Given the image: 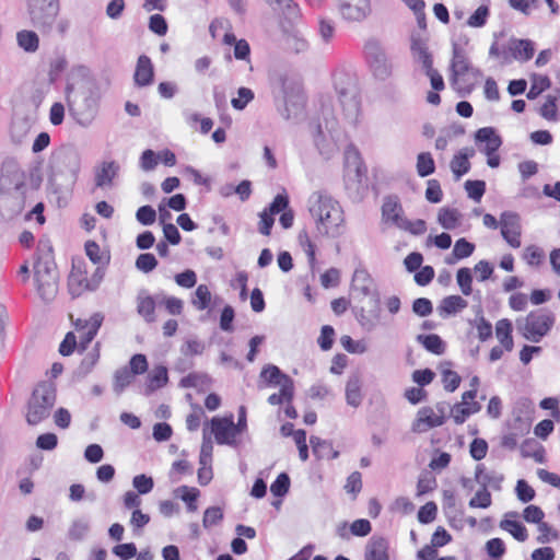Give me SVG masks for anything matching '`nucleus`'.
Wrapping results in <instances>:
<instances>
[{"label": "nucleus", "instance_id": "nucleus-1", "mask_svg": "<svg viewBox=\"0 0 560 560\" xmlns=\"http://www.w3.org/2000/svg\"><path fill=\"white\" fill-rule=\"evenodd\" d=\"M307 208L320 236L336 238L343 234L346 220L339 201L327 194L315 191L308 197Z\"/></svg>", "mask_w": 560, "mask_h": 560}, {"label": "nucleus", "instance_id": "nucleus-2", "mask_svg": "<svg viewBox=\"0 0 560 560\" xmlns=\"http://www.w3.org/2000/svg\"><path fill=\"white\" fill-rule=\"evenodd\" d=\"M67 102L70 115L82 127H89L98 110V91L95 84L85 79L67 85Z\"/></svg>", "mask_w": 560, "mask_h": 560}, {"label": "nucleus", "instance_id": "nucleus-3", "mask_svg": "<svg viewBox=\"0 0 560 560\" xmlns=\"http://www.w3.org/2000/svg\"><path fill=\"white\" fill-rule=\"evenodd\" d=\"M80 170V154L72 147H62L50 159V175L48 182L57 192L71 187Z\"/></svg>", "mask_w": 560, "mask_h": 560}, {"label": "nucleus", "instance_id": "nucleus-4", "mask_svg": "<svg viewBox=\"0 0 560 560\" xmlns=\"http://www.w3.org/2000/svg\"><path fill=\"white\" fill-rule=\"evenodd\" d=\"M39 256L34 266L36 289L45 303L51 302L58 292V271L52 258V247L47 242L39 244Z\"/></svg>", "mask_w": 560, "mask_h": 560}, {"label": "nucleus", "instance_id": "nucleus-5", "mask_svg": "<svg viewBox=\"0 0 560 560\" xmlns=\"http://www.w3.org/2000/svg\"><path fill=\"white\" fill-rule=\"evenodd\" d=\"M56 401L55 387L43 382L38 384L28 400L26 421L30 425H36L49 417Z\"/></svg>", "mask_w": 560, "mask_h": 560}, {"label": "nucleus", "instance_id": "nucleus-6", "mask_svg": "<svg viewBox=\"0 0 560 560\" xmlns=\"http://www.w3.org/2000/svg\"><path fill=\"white\" fill-rule=\"evenodd\" d=\"M555 315L547 310H538L528 313L516 320L517 330L532 342H539L552 328Z\"/></svg>", "mask_w": 560, "mask_h": 560}, {"label": "nucleus", "instance_id": "nucleus-7", "mask_svg": "<svg viewBox=\"0 0 560 560\" xmlns=\"http://www.w3.org/2000/svg\"><path fill=\"white\" fill-rule=\"evenodd\" d=\"M366 168L357 150H348L345 158V188L352 199H360L364 190Z\"/></svg>", "mask_w": 560, "mask_h": 560}, {"label": "nucleus", "instance_id": "nucleus-8", "mask_svg": "<svg viewBox=\"0 0 560 560\" xmlns=\"http://www.w3.org/2000/svg\"><path fill=\"white\" fill-rule=\"evenodd\" d=\"M59 2L57 3H32L27 4V11L32 24L42 33H50L59 13Z\"/></svg>", "mask_w": 560, "mask_h": 560}, {"label": "nucleus", "instance_id": "nucleus-9", "mask_svg": "<svg viewBox=\"0 0 560 560\" xmlns=\"http://www.w3.org/2000/svg\"><path fill=\"white\" fill-rule=\"evenodd\" d=\"M364 51L374 75L380 79L387 78L392 72V65L381 44L371 39L365 44Z\"/></svg>", "mask_w": 560, "mask_h": 560}, {"label": "nucleus", "instance_id": "nucleus-10", "mask_svg": "<svg viewBox=\"0 0 560 560\" xmlns=\"http://www.w3.org/2000/svg\"><path fill=\"white\" fill-rule=\"evenodd\" d=\"M211 433L214 440L221 445H235L236 444V429L234 427L233 415L229 417H213L210 421Z\"/></svg>", "mask_w": 560, "mask_h": 560}, {"label": "nucleus", "instance_id": "nucleus-11", "mask_svg": "<svg viewBox=\"0 0 560 560\" xmlns=\"http://www.w3.org/2000/svg\"><path fill=\"white\" fill-rule=\"evenodd\" d=\"M338 95L345 118L350 124H355L360 116L361 108L355 86L353 84H348L346 88H338Z\"/></svg>", "mask_w": 560, "mask_h": 560}, {"label": "nucleus", "instance_id": "nucleus-12", "mask_svg": "<svg viewBox=\"0 0 560 560\" xmlns=\"http://www.w3.org/2000/svg\"><path fill=\"white\" fill-rule=\"evenodd\" d=\"M338 12L349 22H361L371 13L370 0H339Z\"/></svg>", "mask_w": 560, "mask_h": 560}, {"label": "nucleus", "instance_id": "nucleus-13", "mask_svg": "<svg viewBox=\"0 0 560 560\" xmlns=\"http://www.w3.org/2000/svg\"><path fill=\"white\" fill-rule=\"evenodd\" d=\"M501 235L505 242L513 248L521 246V223L518 214L514 212H503L500 217Z\"/></svg>", "mask_w": 560, "mask_h": 560}, {"label": "nucleus", "instance_id": "nucleus-14", "mask_svg": "<svg viewBox=\"0 0 560 560\" xmlns=\"http://www.w3.org/2000/svg\"><path fill=\"white\" fill-rule=\"evenodd\" d=\"M284 113L287 119L298 118L304 108L305 97L300 86L289 85L283 89Z\"/></svg>", "mask_w": 560, "mask_h": 560}, {"label": "nucleus", "instance_id": "nucleus-15", "mask_svg": "<svg viewBox=\"0 0 560 560\" xmlns=\"http://www.w3.org/2000/svg\"><path fill=\"white\" fill-rule=\"evenodd\" d=\"M69 292L72 296H79L85 291H90V282L86 276L85 264L78 261L72 265V270L68 280Z\"/></svg>", "mask_w": 560, "mask_h": 560}, {"label": "nucleus", "instance_id": "nucleus-16", "mask_svg": "<svg viewBox=\"0 0 560 560\" xmlns=\"http://www.w3.org/2000/svg\"><path fill=\"white\" fill-rule=\"evenodd\" d=\"M357 319L361 327L368 331L373 330L381 319V310L377 299H370L366 303V307L362 306L357 313Z\"/></svg>", "mask_w": 560, "mask_h": 560}, {"label": "nucleus", "instance_id": "nucleus-17", "mask_svg": "<svg viewBox=\"0 0 560 560\" xmlns=\"http://www.w3.org/2000/svg\"><path fill=\"white\" fill-rule=\"evenodd\" d=\"M442 424V416L438 415L434 408L422 407L417 412V418L412 423V431L423 433Z\"/></svg>", "mask_w": 560, "mask_h": 560}, {"label": "nucleus", "instance_id": "nucleus-18", "mask_svg": "<svg viewBox=\"0 0 560 560\" xmlns=\"http://www.w3.org/2000/svg\"><path fill=\"white\" fill-rule=\"evenodd\" d=\"M103 318L104 317L101 313H95L89 320L78 319L75 322V329L80 332V346L82 349H85V347L93 340L102 325Z\"/></svg>", "mask_w": 560, "mask_h": 560}, {"label": "nucleus", "instance_id": "nucleus-19", "mask_svg": "<svg viewBox=\"0 0 560 560\" xmlns=\"http://www.w3.org/2000/svg\"><path fill=\"white\" fill-rule=\"evenodd\" d=\"M364 560H390L389 541L382 536H372L364 548Z\"/></svg>", "mask_w": 560, "mask_h": 560}, {"label": "nucleus", "instance_id": "nucleus-20", "mask_svg": "<svg viewBox=\"0 0 560 560\" xmlns=\"http://www.w3.org/2000/svg\"><path fill=\"white\" fill-rule=\"evenodd\" d=\"M402 213L404 211L397 197L388 196L384 199L382 206V218L385 222H389L399 229L405 219Z\"/></svg>", "mask_w": 560, "mask_h": 560}, {"label": "nucleus", "instance_id": "nucleus-21", "mask_svg": "<svg viewBox=\"0 0 560 560\" xmlns=\"http://www.w3.org/2000/svg\"><path fill=\"white\" fill-rule=\"evenodd\" d=\"M336 27L331 19L319 16L317 20V35L315 45L320 50H326L335 38Z\"/></svg>", "mask_w": 560, "mask_h": 560}, {"label": "nucleus", "instance_id": "nucleus-22", "mask_svg": "<svg viewBox=\"0 0 560 560\" xmlns=\"http://www.w3.org/2000/svg\"><path fill=\"white\" fill-rule=\"evenodd\" d=\"M352 290L364 298L376 299L374 295V283L369 272L364 269H357L352 277Z\"/></svg>", "mask_w": 560, "mask_h": 560}, {"label": "nucleus", "instance_id": "nucleus-23", "mask_svg": "<svg viewBox=\"0 0 560 560\" xmlns=\"http://www.w3.org/2000/svg\"><path fill=\"white\" fill-rule=\"evenodd\" d=\"M476 142L485 143L481 151L485 154L495 153L502 144V140L492 127H483L475 133Z\"/></svg>", "mask_w": 560, "mask_h": 560}, {"label": "nucleus", "instance_id": "nucleus-24", "mask_svg": "<svg viewBox=\"0 0 560 560\" xmlns=\"http://www.w3.org/2000/svg\"><path fill=\"white\" fill-rule=\"evenodd\" d=\"M363 400L362 380L359 374L349 376L346 383V401L349 406L358 408Z\"/></svg>", "mask_w": 560, "mask_h": 560}, {"label": "nucleus", "instance_id": "nucleus-25", "mask_svg": "<svg viewBox=\"0 0 560 560\" xmlns=\"http://www.w3.org/2000/svg\"><path fill=\"white\" fill-rule=\"evenodd\" d=\"M156 300L147 292L141 291L137 296V312L147 322L153 323L155 316Z\"/></svg>", "mask_w": 560, "mask_h": 560}, {"label": "nucleus", "instance_id": "nucleus-26", "mask_svg": "<svg viewBox=\"0 0 560 560\" xmlns=\"http://www.w3.org/2000/svg\"><path fill=\"white\" fill-rule=\"evenodd\" d=\"M153 66L151 60L147 56H140L138 58L136 71H135V82L139 86L149 85L153 80Z\"/></svg>", "mask_w": 560, "mask_h": 560}, {"label": "nucleus", "instance_id": "nucleus-27", "mask_svg": "<svg viewBox=\"0 0 560 560\" xmlns=\"http://www.w3.org/2000/svg\"><path fill=\"white\" fill-rule=\"evenodd\" d=\"M119 166L114 162H104L95 172V185L103 188L112 185Z\"/></svg>", "mask_w": 560, "mask_h": 560}, {"label": "nucleus", "instance_id": "nucleus-28", "mask_svg": "<svg viewBox=\"0 0 560 560\" xmlns=\"http://www.w3.org/2000/svg\"><path fill=\"white\" fill-rule=\"evenodd\" d=\"M467 307V301L459 295L444 298L438 306L441 317H447Z\"/></svg>", "mask_w": 560, "mask_h": 560}, {"label": "nucleus", "instance_id": "nucleus-29", "mask_svg": "<svg viewBox=\"0 0 560 560\" xmlns=\"http://www.w3.org/2000/svg\"><path fill=\"white\" fill-rule=\"evenodd\" d=\"M474 155L472 149H463L451 161V170L454 173L456 179L466 174L470 167L468 159Z\"/></svg>", "mask_w": 560, "mask_h": 560}, {"label": "nucleus", "instance_id": "nucleus-30", "mask_svg": "<svg viewBox=\"0 0 560 560\" xmlns=\"http://www.w3.org/2000/svg\"><path fill=\"white\" fill-rule=\"evenodd\" d=\"M475 479L486 489L490 487L494 490H500L504 477L502 474L495 471L485 472L481 466H477Z\"/></svg>", "mask_w": 560, "mask_h": 560}, {"label": "nucleus", "instance_id": "nucleus-31", "mask_svg": "<svg viewBox=\"0 0 560 560\" xmlns=\"http://www.w3.org/2000/svg\"><path fill=\"white\" fill-rule=\"evenodd\" d=\"M495 336L506 351H512L514 342L512 338V324L509 319L503 318L495 324Z\"/></svg>", "mask_w": 560, "mask_h": 560}, {"label": "nucleus", "instance_id": "nucleus-32", "mask_svg": "<svg viewBox=\"0 0 560 560\" xmlns=\"http://www.w3.org/2000/svg\"><path fill=\"white\" fill-rule=\"evenodd\" d=\"M511 51L513 57L520 61H527L534 56V44L528 39H516L512 42Z\"/></svg>", "mask_w": 560, "mask_h": 560}, {"label": "nucleus", "instance_id": "nucleus-33", "mask_svg": "<svg viewBox=\"0 0 560 560\" xmlns=\"http://www.w3.org/2000/svg\"><path fill=\"white\" fill-rule=\"evenodd\" d=\"M167 381V369L163 365L155 366L148 376L147 392L152 393L163 387Z\"/></svg>", "mask_w": 560, "mask_h": 560}, {"label": "nucleus", "instance_id": "nucleus-34", "mask_svg": "<svg viewBox=\"0 0 560 560\" xmlns=\"http://www.w3.org/2000/svg\"><path fill=\"white\" fill-rule=\"evenodd\" d=\"M281 383L280 392L269 396L268 402L270 405H280L292 400L294 392L293 381L290 377H283Z\"/></svg>", "mask_w": 560, "mask_h": 560}, {"label": "nucleus", "instance_id": "nucleus-35", "mask_svg": "<svg viewBox=\"0 0 560 560\" xmlns=\"http://www.w3.org/2000/svg\"><path fill=\"white\" fill-rule=\"evenodd\" d=\"M90 524L86 520L75 518L69 525L67 538L71 541H81L88 536Z\"/></svg>", "mask_w": 560, "mask_h": 560}, {"label": "nucleus", "instance_id": "nucleus-36", "mask_svg": "<svg viewBox=\"0 0 560 560\" xmlns=\"http://www.w3.org/2000/svg\"><path fill=\"white\" fill-rule=\"evenodd\" d=\"M16 40L19 46L26 52H35L39 46V38L33 31L23 30L18 32Z\"/></svg>", "mask_w": 560, "mask_h": 560}, {"label": "nucleus", "instance_id": "nucleus-37", "mask_svg": "<svg viewBox=\"0 0 560 560\" xmlns=\"http://www.w3.org/2000/svg\"><path fill=\"white\" fill-rule=\"evenodd\" d=\"M451 67L454 81L464 75L469 69V63L465 55L458 49L456 44L453 47V60Z\"/></svg>", "mask_w": 560, "mask_h": 560}, {"label": "nucleus", "instance_id": "nucleus-38", "mask_svg": "<svg viewBox=\"0 0 560 560\" xmlns=\"http://www.w3.org/2000/svg\"><path fill=\"white\" fill-rule=\"evenodd\" d=\"M560 98V91L546 96L545 103L541 105L539 113L547 120H557V101Z\"/></svg>", "mask_w": 560, "mask_h": 560}, {"label": "nucleus", "instance_id": "nucleus-39", "mask_svg": "<svg viewBox=\"0 0 560 560\" xmlns=\"http://www.w3.org/2000/svg\"><path fill=\"white\" fill-rule=\"evenodd\" d=\"M411 51L415 59L422 63L423 69L433 66L432 57L428 51L425 44L421 39L412 40Z\"/></svg>", "mask_w": 560, "mask_h": 560}, {"label": "nucleus", "instance_id": "nucleus-40", "mask_svg": "<svg viewBox=\"0 0 560 560\" xmlns=\"http://www.w3.org/2000/svg\"><path fill=\"white\" fill-rule=\"evenodd\" d=\"M460 214L456 209L442 208L438 214L439 223L446 230H454L459 223Z\"/></svg>", "mask_w": 560, "mask_h": 560}, {"label": "nucleus", "instance_id": "nucleus-41", "mask_svg": "<svg viewBox=\"0 0 560 560\" xmlns=\"http://www.w3.org/2000/svg\"><path fill=\"white\" fill-rule=\"evenodd\" d=\"M500 527L509 532L518 541H525L528 537L525 526L517 521L504 518L500 522Z\"/></svg>", "mask_w": 560, "mask_h": 560}, {"label": "nucleus", "instance_id": "nucleus-42", "mask_svg": "<svg viewBox=\"0 0 560 560\" xmlns=\"http://www.w3.org/2000/svg\"><path fill=\"white\" fill-rule=\"evenodd\" d=\"M480 405L476 401H471L470 405L457 404L453 408V418L457 424L463 423L466 418L480 410Z\"/></svg>", "mask_w": 560, "mask_h": 560}, {"label": "nucleus", "instance_id": "nucleus-43", "mask_svg": "<svg viewBox=\"0 0 560 560\" xmlns=\"http://www.w3.org/2000/svg\"><path fill=\"white\" fill-rule=\"evenodd\" d=\"M417 173L425 177L434 173L435 165L432 155L429 152H422L417 156Z\"/></svg>", "mask_w": 560, "mask_h": 560}, {"label": "nucleus", "instance_id": "nucleus-44", "mask_svg": "<svg viewBox=\"0 0 560 560\" xmlns=\"http://www.w3.org/2000/svg\"><path fill=\"white\" fill-rule=\"evenodd\" d=\"M418 340L423 345V347L434 353L442 354L445 350L444 342L438 335H428V336H418Z\"/></svg>", "mask_w": 560, "mask_h": 560}, {"label": "nucleus", "instance_id": "nucleus-45", "mask_svg": "<svg viewBox=\"0 0 560 560\" xmlns=\"http://www.w3.org/2000/svg\"><path fill=\"white\" fill-rule=\"evenodd\" d=\"M133 373L127 368H122L116 371L114 377V390L120 394L128 385L133 381Z\"/></svg>", "mask_w": 560, "mask_h": 560}, {"label": "nucleus", "instance_id": "nucleus-46", "mask_svg": "<svg viewBox=\"0 0 560 560\" xmlns=\"http://www.w3.org/2000/svg\"><path fill=\"white\" fill-rule=\"evenodd\" d=\"M491 493L485 487H481L475 495L469 500V508L471 509H487L491 505Z\"/></svg>", "mask_w": 560, "mask_h": 560}, {"label": "nucleus", "instance_id": "nucleus-47", "mask_svg": "<svg viewBox=\"0 0 560 560\" xmlns=\"http://www.w3.org/2000/svg\"><path fill=\"white\" fill-rule=\"evenodd\" d=\"M254 100V92L248 88H240L237 96L231 100V105L236 110H243Z\"/></svg>", "mask_w": 560, "mask_h": 560}, {"label": "nucleus", "instance_id": "nucleus-48", "mask_svg": "<svg viewBox=\"0 0 560 560\" xmlns=\"http://www.w3.org/2000/svg\"><path fill=\"white\" fill-rule=\"evenodd\" d=\"M272 10L281 11L289 18L295 16L298 13V5L292 0H265Z\"/></svg>", "mask_w": 560, "mask_h": 560}, {"label": "nucleus", "instance_id": "nucleus-49", "mask_svg": "<svg viewBox=\"0 0 560 560\" xmlns=\"http://www.w3.org/2000/svg\"><path fill=\"white\" fill-rule=\"evenodd\" d=\"M457 284L464 295L471 294L472 276L469 268H460L456 273Z\"/></svg>", "mask_w": 560, "mask_h": 560}, {"label": "nucleus", "instance_id": "nucleus-50", "mask_svg": "<svg viewBox=\"0 0 560 560\" xmlns=\"http://www.w3.org/2000/svg\"><path fill=\"white\" fill-rule=\"evenodd\" d=\"M211 301L210 290L206 284H200L197 287L195 292V299L192 300V304L200 311L206 310Z\"/></svg>", "mask_w": 560, "mask_h": 560}, {"label": "nucleus", "instance_id": "nucleus-51", "mask_svg": "<svg viewBox=\"0 0 560 560\" xmlns=\"http://www.w3.org/2000/svg\"><path fill=\"white\" fill-rule=\"evenodd\" d=\"M260 376L266 380L269 384L273 385H282L283 377H289L283 374L278 366L276 365H267L262 369Z\"/></svg>", "mask_w": 560, "mask_h": 560}, {"label": "nucleus", "instance_id": "nucleus-52", "mask_svg": "<svg viewBox=\"0 0 560 560\" xmlns=\"http://www.w3.org/2000/svg\"><path fill=\"white\" fill-rule=\"evenodd\" d=\"M549 85H550V80L548 77H544V75L534 77L530 89L526 95L527 98L535 100L542 91L548 89Z\"/></svg>", "mask_w": 560, "mask_h": 560}, {"label": "nucleus", "instance_id": "nucleus-53", "mask_svg": "<svg viewBox=\"0 0 560 560\" xmlns=\"http://www.w3.org/2000/svg\"><path fill=\"white\" fill-rule=\"evenodd\" d=\"M298 241L300 246L305 252L311 265L315 262V246L312 243L308 233L305 230L299 232Z\"/></svg>", "mask_w": 560, "mask_h": 560}, {"label": "nucleus", "instance_id": "nucleus-54", "mask_svg": "<svg viewBox=\"0 0 560 560\" xmlns=\"http://www.w3.org/2000/svg\"><path fill=\"white\" fill-rule=\"evenodd\" d=\"M28 127L26 122H13L10 128V138L14 144H22L27 136Z\"/></svg>", "mask_w": 560, "mask_h": 560}, {"label": "nucleus", "instance_id": "nucleus-55", "mask_svg": "<svg viewBox=\"0 0 560 560\" xmlns=\"http://www.w3.org/2000/svg\"><path fill=\"white\" fill-rule=\"evenodd\" d=\"M223 518L222 509L219 506H211L205 511L202 525L206 528H209L213 525L219 524Z\"/></svg>", "mask_w": 560, "mask_h": 560}, {"label": "nucleus", "instance_id": "nucleus-56", "mask_svg": "<svg viewBox=\"0 0 560 560\" xmlns=\"http://www.w3.org/2000/svg\"><path fill=\"white\" fill-rule=\"evenodd\" d=\"M290 487V478L287 474H280L270 486V491L276 497H283Z\"/></svg>", "mask_w": 560, "mask_h": 560}, {"label": "nucleus", "instance_id": "nucleus-57", "mask_svg": "<svg viewBox=\"0 0 560 560\" xmlns=\"http://www.w3.org/2000/svg\"><path fill=\"white\" fill-rule=\"evenodd\" d=\"M465 189L469 198L475 201H480L486 190V184L482 180H467L465 183Z\"/></svg>", "mask_w": 560, "mask_h": 560}, {"label": "nucleus", "instance_id": "nucleus-58", "mask_svg": "<svg viewBox=\"0 0 560 560\" xmlns=\"http://www.w3.org/2000/svg\"><path fill=\"white\" fill-rule=\"evenodd\" d=\"M474 250L475 245L472 243H469L465 238H459L454 245L453 255L456 259H463L469 257Z\"/></svg>", "mask_w": 560, "mask_h": 560}, {"label": "nucleus", "instance_id": "nucleus-59", "mask_svg": "<svg viewBox=\"0 0 560 560\" xmlns=\"http://www.w3.org/2000/svg\"><path fill=\"white\" fill-rule=\"evenodd\" d=\"M517 499L527 503L535 498V490L523 479L518 480L515 487Z\"/></svg>", "mask_w": 560, "mask_h": 560}, {"label": "nucleus", "instance_id": "nucleus-60", "mask_svg": "<svg viewBox=\"0 0 560 560\" xmlns=\"http://www.w3.org/2000/svg\"><path fill=\"white\" fill-rule=\"evenodd\" d=\"M489 15V8L487 5H480L467 20V24L470 27H481L486 24Z\"/></svg>", "mask_w": 560, "mask_h": 560}, {"label": "nucleus", "instance_id": "nucleus-61", "mask_svg": "<svg viewBox=\"0 0 560 560\" xmlns=\"http://www.w3.org/2000/svg\"><path fill=\"white\" fill-rule=\"evenodd\" d=\"M132 486L137 489L139 494H147L153 489L154 482L151 477L142 474L133 477Z\"/></svg>", "mask_w": 560, "mask_h": 560}, {"label": "nucleus", "instance_id": "nucleus-62", "mask_svg": "<svg viewBox=\"0 0 560 560\" xmlns=\"http://www.w3.org/2000/svg\"><path fill=\"white\" fill-rule=\"evenodd\" d=\"M158 266V260L152 254H140L136 260V267L142 272H150Z\"/></svg>", "mask_w": 560, "mask_h": 560}, {"label": "nucleus", "instance_id": "nucleus-63", "mask_svg": "<svg viewBox=\"0 0 560 560\" xmlns=\"http://www.w3.org/2000/svg\"><path fill=\"white\" fill-rule=\"evenodd\" d=\"M523 258L528 265L537 266L544 258V252L539 247L530 245L524 249Z\"/></svg>", "mask_w": 560, "mask_h": 560}, {"label": "nucleus", "instance_id": "nucleus-64", "mask_svg": "<svg viewBox=\"0 0 560 560\" xmlns=\"http://www.w3.org/2000/svg\"><path fill=\"white\" fill-rule=\"evenodd\" d=\"M137 220L143 225H151L156 219V212L151 206H142L137 210Z\"/></svg>", "mask_w": 560, "mask_h": 560}]
</instances>
